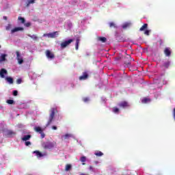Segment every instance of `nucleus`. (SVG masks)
<instances>
[{
	"label": "nucleus",
	"instance_id": "423d86ee",
	"mask_svg": "<svg viewBox=\"0 0 175 175\" xmlns=\"http://www.w3.org/2000/svg\"><path fill=\"white\" fill-rule=\"evenodd\" d=\"M164 54L166 57H170L172 55V49L170 47L165 48Z\"/></svg>",
	"mask_w": 175,
	"mask_h": 175
},
{
	"label": "nucleus",
	"instance_id": "b1692460",
	"mask_svg": "<svg viewBox=\"0 0 175 175\" xmlns=\"http://www.w3.org/2000/svg\"><path fill=\"white\" fill-rule=\"evenodd\" d=\"M70 169H72V165L67 164L66 165V168H65L66 172H69V170H70Z\"/></svg>",
	"mask_w": 175,
	"mask_h": 175
},
{
	"label": "nucleus",
	"instance_id": "20e7f679",
	"mask_svg": "<svg viewBox=\"0 0 175 175\" xmlns=\"http://www.w3.org/2000/svg\"><path fill=\"white\" fill-rule=\"evenodd\" d=\"M45 54L46 58H49V59H54V58H55V55L53 53V52H51L50 50H46L45 51Z\"/></svg>",
	"mask_w": 175,
	"mask_h": 175
},
{
	"label": "nucleus",
	"instance_id": "bb28decb",
	"mask_svg": "<svg viewBox=\"0 0 175 175\" xmlns=\"http://www.w3.org/2000/svg\"><path fill=\"white\" fill-rule=\"evenodd\" d=\"M94 155H96V157H102L103 155V152L98 151L94 153Z\"/></svg>",
	"mask_w": 175,
	"mask_h": 175
},
{
	"label": "nucleus",
	"instance_id": "6ab92c4d",
	"mask_svg": "<svg viewBox=\"0 0 175 175\" xmlns=\"http://www.w3.org/2000/svg\"><path fill=\"white\" fill-rule=\"evenodd\" d=\"M27 36H29V38H31V39H33V40H38V36L35 34H33V35L28 34Z\"/></svg>",
	"mask_w": 175,
	"mask_h": 175
},
{
	"label": "nucleus",
	"instance_id": "2f4dec72",
	"mask_svg": "<svg viewBox=\"0 0 175 175\" xmlns=\"http://www.w3.org/2000/svg\"><path fill=\"white\" fill-rule=\"evenodd\" d=\"M80 161H81V162L84 163V162H85V161H87V157H85V156H83L81 157Z\"/></svg>",
	"mask_w": 175,
	"mask_h": 175
},
{
	"label": "nucleus",
	"instance_id": "393cba45",
	"mask_svg": "<svg viewBox=\"0 0 175 175\" xmlns=\"http://www.w3.org/2000/svg\"><path fill=\"white\" fill-rule=\"evenodd\" d=\"M79 43H80V39L77 38L76 40V44H75L76 50H79Z\"/></svg>",
	"mask_w": 175,
	"mask_h": 175
},
{
	"label": "nucleus",
	"instance_id": "1a4fd4ad",
	"mask_svg": "<svg viewBox=\"0 0 175 175\" xmlns=\"http://www.w3.org/2000/svg\"><path fill=\"white\" fill-rule=\"evenodd\" d=\"M5 75H8V70L5 68H1L0 70V76L2 79H5Z\"/></svg>",
	"mask_w": 175,
	"mask_h": 175
},
{
	"label": "nucleus",
	"instance_id": "f8f14e48",
	"mask_svg": "<svg viewBox=\"0 0 175 175\" xmlns=\"http://www.w3.org/2000/svg\"><path fill=\"white\" fill-rule=\"evenodd\" d=\"M170 66V61L167 60L165 62H163V68H165V69H168Z\"/></svg>",
	"mask_w": 175,
	"mask_h": 175
},
{
	"label": "nucleus",
	"instance_id": "de8ad7c7",
	"mask_svg": "<svg viewBox=\"0 0 175 175\" xmlns=\"http://www.w3.org/2000/svg\"><path fill=\"white\" fill-rule=\"evenodd\" d=\"M3 20H5V21L8 20V16H3Z\"/></svg>",
	"mask_w": 175,
	"mask_h": 175
},
{
	"label": "nucleus",
	"instance_id": "dca6fc26",
	"mask_svg": "<svg viewBox=\"0 0 175 175\" xmlns=\"http://www.w3.org/2000/svg\"><path fill=\"white\" fill-rule=\"evenodd\" d=\"M69 137H72V135L71 134H66V135H63L62 137V140H68V139H69Z\"/></svg>",
	"mask_w": 175,
	"mask_h": 175
},
{
	"label": "nucleus",
	"instance_id": "3c124183",
	"mask_svg": "<svg viewBox=\"0 0 175 175\" xmlns=\"http://www.w3.org/2000/svg\"><path fill=\"white\" fill-rule=\"evenodd\" d=\"M82 165H85V163H83Z\"/></svg>",
	"mask_w": 175,
	"mask_h": 175
},
{
	"label": "nucleus",
	"instance_id": "f3484780",
	"mask_svg": "<svg viewBox=\"0 0 175 175\" xmlns=\"http://www.w3.org/2000/svg\"><path fill=\"white\" fill-rule=\"evenodd\" d=\"M31 135H25L23 138H22V140L23 142H27V140H29V139H31Z\"/></svg>",
	"mask_w": 175,
	"mask_h": 175
},
{
	"label": "nucleus",
	"instance_id": "72a5a7b5",
	"mask_svg": "<svg viewBox=\"0 0 175 175\" xmlns=\"http://www.w3.org/2000/svg\"><path fill=\"white\" fill-rule=\"evenodd\" d=\"M5 29H6L7 31H10V29H12V25L8 24V25L6 26Z\"/></svg>",
	"mask_w": 175,
	"mask_h": 175
},
{
	"label": "nucleus",
	"instance_id": "0eeeda50",
	"mask_svg": "<svg viewBox=\"0 0 175 175\" xmlns=\"http://www.w3.org/2000/svg\"><path fill=\"white\" fill-rule=\"evenodd\" d=\"M118 106H119V107H122V109H125V107H129V104H128V102L126 101H122L118 104Z\"/></svg>",
	"mask_w": 175,
	"mask_h": 175
},
{
	"label": "nucleus",
	"instance_id": "39448f33",
	"mask_svg": "<svg viewBox=\"0 0 175 175\" xmlns=\"http://www.w3.org/2000/svg\"><path fill=\"white\" fill-rule=\"evenodd\" d=\"M16 59H18V62L19 65H21V64L24 62V60L23 59V57L21 56V55H20V52L18 51H16Z\"/></svg>",
	"mask_w": 175,
	"mask_h": 175
},
{
	"label": "nucleus",
	"instance_id": "37998d69",
	"mask_svg": "<svg viewBox=\"0 0 175 175\" xmlns=\"http://www.w3.org/2000/svg\"><path fill=\"white\" fill-rule=\"evenodd\" d=\"M25 27H31V23H27L25 24Z\"/></svg>",
	"mask_w": 175,
	"mask_h": 175
},
{
	"label": "nucleus",
	"instance_id": "cd10ccee",
	"mask_svg": "<svg viewBox=\"0 0 175 175\" xmlns=\"http://www.w3.org/2000/svg\"><path fill=\"white\" fill-rule=\"evenodd\" d=\"M124 66L126 68L131 67V62L129 60L128 62H124Z\"/></svg>",
	"mask_w": 175,
	"mask_h": 175
},
{
	"label": "nucleus",
	"instance_id": "ddd939ff",
	"mask_svg": "<svg viewBox=\"0 0 175 175\" xmlns=\"http://www.w3.org/2000/svg\"><path fill=\"white\" fill-rule=\"evenodd\" d=\"M18 31H24L23 27H15L11 30V33H14V32H18Z\"/></svg>",
	"mask_w": 175,
	"mask_h": 175
},
{
	"label": "nucleus",
	"instance_id": "79ce46f5",
	"mask_svg": "<svg viewBox=\"0 0 175 175\" xmlns=\"http://www.w3.org/2000/svg\"><path fill=\"white\" fill-rule=\"evenodd\" d=\"M89 170H90L91 172H94V167H92V165H90L89 167Z\"/></svg>",
	"mask_w": 175,
	"mask_h": 175
},
{
	"label": "nucleus",
	"instance_id": "f257e3e1",
	"mask_svg": "<svg viewBox=\"0 0 175 175\" xmlns=\"http://www.w3.org/2000/svg\"><path fill=\"white\" fill-rule=\"evenodd\" d=\"M50 112L51 113L49 116L46 126H49V125H51V122H53L54 117L55 116V113H58V111L57 110V108H51Z\"/></svg>",
	"mask_w": 175,
	"mask_h": 175
},
{
	"label": "nucleus",
	"instance_id": "09e8293b",
	"mask_svg": "<svg viewBox=\"0 0 175 175\" xmlns=\"http://www.w3.org/2000/svg\"><path fill=\"white\" fill-rule=\"evenodd\" d=\"M43 36H44V37L48 36V37H49V33H44V34L43 35Z\"/></svg>",
	"mask_w": 175,
	"mask_h": 175
},
{
	"label": "nucleus",
	"instance_id": "a19ab883",
	"mask_svg": "<svg viewBox=\"0 0 175 175\" xmlns=\"http://www.w3.org/2000/svg\"><path fill=\"white\" fill-rule=\"evenodd\" d=\"M145 35H147V36H148V35H150V30H146L144 32Z\"/></svg>",
	"mask_w": 175,
	"mask_h": 175
},
{
	"label": "nucleus",
	"instance_id": "a18cd8bd",
	"mask_svg": "<svg viewBox=\"0 0 175 175\" xmlns=\"http://www.w3.org/2000/svg\"><path fill=\"white\" fill-rule=\"evenodd\" d=\"M52 129H53V131H57V128L56 126H53Z\"/></svg>",
	"mask_w": 175,
	"mask_h": 175
},
{
	"label": "nucleus",
	"instance_id": "8fccbe9b",
	"mask_svg": "<svg viewBox=\"0 0 175 175\" xmlns=\"http://www.w3.org/2000/svg\"><path fill=\"white\" fill-rule=\"evenodd\" d=\"M80 175H88V174H80Z\"/></svg>",
	"mask_w": 175,
	"mask_h": 175
},
{
	"label": "nucleus",
	"instance_id": "412c9836",
	"mask_svg": "<svg viewBox=\"0 0 175 175\" xmlns=\"http://www.w3.org/2000/svg\"><path fill=\"white\" fill-rule=\"evenodd\" d=\"M7 135L8 136H13V135H16V133H14V131H13L12 130H9L7 131Z\"/></svg>",
	"mask_w": 175,
	"mask_h": 175
},
{
	"label": "nucleus",
	"instance_id": "5701e85b",
	"mask_svg": "<svg viewBox=\"0 0 175 175\" xmlns=\"http://www.w3.org/2000/svg\"><path fill=\"white\" fill-rule=\"evenodd\" d=\"M109 25L110 28H117V25H116V23H114V22L109 23Z\"/></svg>",
	"mask_w": 175,
	"mask_h": 175
},
{
	"label": "nucleus",
	"instance_id": "e433bc0d",
	"mask_svg": "<svg viewBox=\"0 0 175 175\" xmlns=\"http://www.w3.org/2000/svg\"><path fill=\"white\" fill-rule=\"evenodd\" d=\"M13 95L14 96H17V95H18V92L17 90H14Z\"/></svg>",
	"mask_w": 175,
	"mask_h": 175
},
{
	"label": "nucleus",
	"instance_id": "c9c22d12",
	"mask_svg": "<svg viewBox=\"0 0 175 175\" xmlns=\"http://www.w3.org/2000/svg\"><path fill=\"white\" fill-rule=\"evenodd\" d=\"M128 27H129V24H128V23L124 24V25H123V26H122V29H125L128 28Z\"/></svg>",
	"mask_w": 175,
	"mask_h": 175
},
{
	"label": "nucleus",
	"instance_id": "4c0bfd02",
	"mask_svg": "<svg viewBox=\"0 0 175 175\" xmlns=\"http://www.w3.org/2000/svg\"><path fill=\"white\" fill-rule=\"evenodd\" d=\"M16 83H17L18 84H21V83H23V80H22L21 79H18L16 80Z\"/></svg>",
	"mask_w": 175,
	"mask_h": 175
},
{
	"label": "nucleus",
	"instance_id": "9b49d317",
	"mask_svg": "<svg viewBox=\"0 0 175 175\" xmlns=\"http://www.w3.org/2000/svg\"><path fill=\"white\" fill-rule=\"evenodd\" d=\"M57 36H58V31H54L53 33H48V38H57Z\"/></svg>",
	"mask_w": 175,
	"mask_h": 175
},
{
	"label": "nucleus",
	"instance_id": "a878e982",
	"mask_svg": "<svg viewBox=\"0 0 175 175\" xmlns=\"http://www.w3.org/2000/svg\"><path fill=\"white\" fill-rule=\"evenodd\" d=\"M112 111L113 113H115L116 114L120 113V109H118V107H113L112 109Z\"/></svg>",
	"mask_w": 175,
	"mask_h": 175
},
{
	"label": "nucleus",
	"instance_id": "4be33fe9",
	"mask_svg": "<svg viewBox=\"0 0 175 175\" xmlns=\"http://www.w3.org/2000/svg\"><path fill=\"white\" fill-rule=\"evenodd\" d=\"M6 60V55L5 54H3L1 55V56L0 57V62H3V61Z\"/></svg>",
	"mask_w": 175,
	"mask_h": 175
},
{
	"label": "nucleus",
	"instance_id": "58836bf2",
	"mask_svg": "<svg viewBox=\"0 0 175 175\" xmlns=\"http://www.w3.org/2000/svg\"><path fill=\"white\" fill-rule=\"evenodd\" d=\"M40 134H41V139H44V136H46V135H44V133L42 131V133H40Z\"/></svg>",
	"mask_w": 175,
	"mask_h": 175
},
{
	"label": "nucleus",
	"instance_id": "7c9ffc66",
	"mask_svg": "<svg viewBox=\"0 0 175 175\" xmlns=\"http://www.w3.org/2000/svg\"><path fill=\"white\" fill-rule=\"evenodd\" d=\"M6 103L8 105H14V100H7Z\"/></svg>",
	"mask_w": 175,
	"mask_h": 175
},
{
	"label": "nucleus",
	"instance_id": "473e14b6",
	"mask_svg": "<svg viewBox=\"0 0 175 175\" xmlns=\"http://www.w3.org/2000/svg\"><path fill=\"white\" fill-rule=\"evenodd\" d=\"M31 3H35V0H29L28 1V3L27 4V6H29V5H31Z\"/></svg>",
	"mask_w": 175,
	"mask_h": 175
},
{
	"label": "nucleus",
	"instance_id": "7ed1b4c3",
	"mask_svg": "<svg viewBox=\"0 0 175 175\" xmlns=\"http://www.w3.org/2000/svg\"><path fill=\"white\" fill-rule=\"evenodd\" d=\"M73 40H74L73 39H70L68 40L63 41L60 44L61 49H66V47H68V46H69V44H70V43H72Z\"/></svg>",
	"mask_w": 175,
	"mask_h": 175
},
{
	"label": "nucleus",
	"instance_id": "ea45409f",
	"mask_svg": "<svg viewBox=\"0 0 175 175\" xmlns=\"http://www.w3.org/2000/svg\"><path fill=\"white\" fill-rule=\"evenodd\" d=\"M25 146H31V142H29V141L25 142Z\"/></svg>",
	"mask_w": 175,
	"mask_h": 175
},
{
	"label": "nucleus",
	"instance_id": "4468645a",
	"mask_svg": "<svg viewBox=\"0 0 175 175\" xmlns=\"http://www.w3.org/2000/svg\"><path fill=\"white\" fill-rule=\"evenodd\" d=\"M97 40H98L99 42H102V43H106L107 38H106L105 37H98Z\"/></svg>",
	"mask_w": 175,
	"mask_h": 175
},
{
	"label": "nucleus",
	"instance_id": "aec40b11",
	"mask_svg": "<svg viewBox=\"0 0 175 175\" xmlns=\"http://www.w3.org/2000/svg\"><path fill=\"white\" fill-rule=\"evenodd\" d=\"M5 80L10 83V84H13V78L10 77H8L5 78Z\"/></svg>",
	"mask_w": 175,
	"mask_h": 175
},
{
	"label": "nucleus",
	"instance_id": "a211bd4d",
	"mask_svg": "<svg viewBox=\"0 0 175 175\" xmlns=\"http://www.w3.org/2000/svg\"><path fill=\"white\" fill-rule=\"evenodd\" d=\"M148 27V24L144 23V24L142 26V27L139 29V31H144V29H147Z\"/></svg>",
	"mask_w": 175,
	"mask_h": 175
},
{
	"label": "nucleus",
	"instance_id": "c756f323",
	"mask_svg": "<svg viewBox=\"0 0 175 175\" xmlns=\"http://www.w3.org/2000/svg\"><path fill=\"white\" fill-rule=\"evenodd\" d=\"M148 102H150V98H144L142 100V103H147Z\"/></svg>",
	"mask_w": 175,
	"mask_h": 175
},
{
	"label": "nucleus",
	"instance_id": "2eb2a0df",
	"mask_svg": "<svg viewBox=\"0 0 175 175\" xmlns=\"http://www.w3.org/2000/svg\"><path fill=\"white\" fill-rule=\"evenodd\" d=\"M34 131L38 133H42V132H43V129H42V127L40 126L34 127Z\"/></svg>",
	"mask_w": 175,
	"mask_h": 175
},
{
	"label": "nucleus",
	"instance_id": "603ef678",
	"mask_svg": "<svg viewBox=\"0 0 175 175\" xmlns=\"http://www.w3.org/2000/svg\"><path fill=\"white\" fill-rule=\"evenodd\" d=\"M0 49H1V45H0Z\"/></svg>",
	"mask_w": 175,
	"mask_h": 175
},
{
	"label": "nucleus",
	"instance_id": "9d476101",
	"mask_svg": "<svg viewBox=\"0 0 175 175\" xmlns=\"http://www.w3.org/2000/svg\"><path fill=\"white\" fill-rule=\"evenodd\" d=\"M88 79V73L87 72H83V75L79 77V80H87Z\"/></svg>",
	"mask_w": 175,
	"mask_h": 175
},
{
	"label": "nucleus",
	"instance_id": "49530a36",
	"mask_svg": "<svg viewBox=\"0 0 175 175\" xmlns=\"http://www.w3.org/2000/svg\"><path fill=\"white\" fill-rule=\"evenodd\" d=\"M159 44H160L161 46H162V43H163L162 40H159Z\"/></svg>",
	"mask_w": 175,
	"mask_h": 175
},
{
	"label": "nucleus",
	"instance_id": "c03bdc74",
	"mask_svg": "<svg viewBox=\"0 0 175 175\" xmlns=\"http://www.w3.org/2000/svg\"><path fill=\"white\" fill-rule=\"evenodd\" d=\"M173 117H174V120H175V107L174 108V111H173Z\"/></svg>",
	"mask_w": 175,
	"mask_h": 175
},
{
	"label": "nucleus",
	"instance_id": "f704fd0d",
	"mask_svg": "<svg viewBox=\"0 0 175 175\" xmlns=\"http://www.w3.org/2000/svg\"><path fill=\"white\" fill-rule=\"evenodd\" d=\"M83 101L85 102V103H87V102L90 101V98L88 97H85L83 98Z\"/></svg>",
	"mask_w": 175,
	"mask_h": 175
},
{
	"label": "nucleus",
	"instance_id": "6e6552de",
	"mask_svg": "<svg viewBox=\"0 0 175 175\" xmlns=\"http://www.w3.org/2000/svg\"><path fill=\"white\" fill-rule=\"evenodd\" d=\"M33 152V154H36V156L37 157V158H42V157H44L45 155H47V154H46V153L42 154L39 150H35Z\"/></svg>",
	"mask_w": 175,
	"mask_h": 175
},
{
	"label": "nucleus",
	"instance_id": "f03ea898",
	"mask_svg": "<svg viewBox=\"0 0 175 175\" xmlns=\"http://www.w3.org/2000/svg\"><path fill=\"white\" fill-rule=\"evenodd\" d=\"M55 146H57V142H46L42 143V147L44 148V150H51L54 148Z\"/></svg>",
	"mask_w": 175,
	"mask_h": 175
},
{
	"label": "nucleus",
	"instance_id": "c85d7f7f",
	"mask_svg": "<svg viewBox=\"0 0 175 175\" xmlns=\"http://www.w3.org/2000/svg\"><path fill=\"white\" fill-rule=\"evenodd\" d=\"M18 20H19V21L21 22L22 24H24L25 23V18H23V17H18Z\"/></svg>",
	"mask_w": 175,
	"mask_h": 175
}]
</instances>
